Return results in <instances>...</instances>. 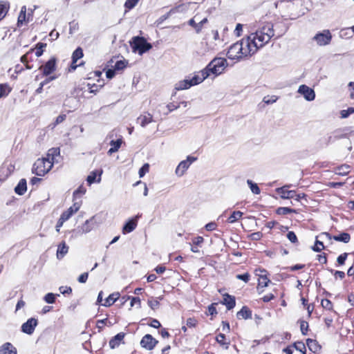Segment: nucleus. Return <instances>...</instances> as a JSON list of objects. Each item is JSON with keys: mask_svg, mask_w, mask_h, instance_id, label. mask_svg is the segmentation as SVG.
<instances>
[{"mask_svg": "<svg viewBox=\"0 0 354 354\" xmlns=\"http://www.w3.org/2000/svg\"><path fill=\"white\" fill-rule=\"evenodd\" d=\"M248 184L249 185L250 188L253 194H260L261 190H260V188L259 187V186L257 185V184L252 183V181L250 180H248Z\"/></svg>", "mask_w": 354, "mask_h": 354, "instance_id": "3c124183", "label": "nucleus"}, {"mask_svg": "<svg viewBox=\"0 0 354 354\" xmlns=\"http://www.w3.org/2000/svg\"><path fill=\"white\" fill-rule=\"evenodd\" d=\"M127 64L126 60H118L115 62L113 68L115 71H122L127 67Z\"/></svg>", "mask_w": 354, "mask_h": 354, "instance_id": "de8ad7c7", "label": "nucleus"}, {"mask_svg": "<svg viewBox=\"0 0 354 354\" xmlns=\"http://www.w3.org/2000/svg\"><path fill=\"white\" fill-rule=\"evenodd\" d=\"M236 278L239 280L243 281L245 283H248L250 280V274L248 272L244 274H239L236 275Z\"/></svg>", "mask_w": 354, "mask_h": 354, "instance_id": "4d7b16f0", "label": "nucleus"}, {"mask_svg": "<svg viewBox=\"0 0 354 354\" xmlns=\"http://www.w3.org/2000/svg\"><path fill=\"white\" fill-rule=\"evenodd\" d=\"M32 54L33 50L30 49L26 53L21 57L20 61L24 65L25 69L31 70L34 68V65L32 64L34 58Z\"/></svg>", "mask_w": 354, "mask_h": 354, "instance_id": "f8f14e48", "label": "nucleus"}, {"mask_svg": "<svg viewBox=\"0 0 354 354\" xmlns=\"http://www.w3.org/2000/svg\"><path fill=\"white\" fill-rule=\"evenodd\" d=\"M354 113V108L353 107H349L347 109L342 110L340 112L341 117L342 118H346L348 117L351 114Z\"/></svg>", "mask_w": 354, "mask_h": 354, "instance_id": "e2e57ef3", "label": "nucleus"}, {"mask_svg": "<svg viewBox=\"0 0 354 354\" xmlns=\"http://www.w3.org/2000/svg\"><path fill=\"white\" fill-rule=\"evenodd\" d=\"M1 354H17L16 348L10 342L0 346Z\"/></svg>", "mask_w": 354, "mask_h": 354, "instance_id": "393cba45", "label": "nucleus"}, {"mask_svg": "<svg viewBox=\"0 0 354 354\" xmlns=\"http://www.w3.org/2000/svg\"><path fill=\"white\" fill-rule=\"evenodd\" d=\"M12 88L8 83L0 84V99L7 97Z\"/></svg>", "mask_w": 354, "mask_h": 354, "instance_id": "7c9ffc66", "label": "nucleus"}, {"mask_svg": "<svg viewBox=\"0 0 354 354\" xmlns=\"http://www.w3.org/2000/svg\"><path fill=\"white\" fill-rule=\"evenodd\" d=\"M147 304L152 310L158 308L160 306V303L157 299H149Z\"/></svg>", "mask_w": 354, "mask_h": 354, "instance_id": "69168bd1", "label": "nucleus"}, {"mask_svg": "<svg viewBox=\"0 0 354 354\" xmlns=\"http://www.w3.org/2000/svg\"><path fill=\"white\" fill-rule=\"evenodd\" d=\"M38 321L37 319L31 317L28 319L21 326V331L28 335L33 333L35 327L37 326Z\"/></svg>", "mask_w": 354, "mask_h": 354, "instance_id": "9b49d317", "label": "nucleus"}, {"mask_svg": "<svg viewBox=\"0 0 354 354\" xmlns=\"http://www.w3.org/2000/svg\"><path fill=\"white\" fill-rule=\"evenodd\" d=\"M290 213H296V210L287 207H279L276 209V214L278 215H286Z\"/></svg>", "mask_w": 354, "mask_h": 354, "instance_id": "a19ab883", "label": "nucleus"}, {"mask_svg": "<svg viewBox=\"0 0 354 354\" xmlns=\"http://www.w3.org/2000/svg\"><path fill=\"white\" fill-rule=\"evenodd\" d=\"M97 175L99 176V178L97 180V182H100L101 173H99L97 170L93 171L90 173V174L87 176L86 178L88 185H91L96 181L95 179Z\"/></svg>", "mask_w": 354, "mask_h": 354, "instance_id": "ea45409f", "label": "nucleus"}, {"mask_svg": "<svg viewBox=\"0 0 354 354\" xmlns=\"http://www.w3.org/2000/svg\"><path fill=\"white\" fill-rule=\"evenodd\" d=\"M270 275L262 277L257 279V290L259 294L264 292V288L268 287L271 283V280L269 277Z\"/></svg>", "mask_w": 354, "mask_h": 354, "instance_id": "6ab92c4d", "label": "nucleus"}, {"mask_svg": "<svg viewBox=\"0 0 354 354\" xmlns=\"http://www.w3.org/2000/svg\"><path fill=\"white\" fill-rule=\"evenodd\" d=\"M138 1L139 0H126L124 7L126 9L131 10L137 5Z\"/></svg>", "mask_w": 354, "mask_h": 354, "instance_id": "6e6d98bb", "label": "nucleus"}, {"mask_svg": "<svg viewBox=\"0 0 354 354\" xmlns=\"http://www.w3.org/2000/svg\"><path fill=\"white\" fill-rule=\"evenodd\" d=\"M113 323H112L108 318H105L103 319H99L96 322V327L99 333L102 332L105 326H112Z\"/></svg>", "mask_w": 354, "mask_h": 354, "instance_id": "473e14b6", "label": "nucleus"}, {"mask_svg": "<svg viewBox=\"0 0 354 354\" xmlns=\"http://www.w3.org/2000/svg\"><path fill=\"white\" fill-rule=\"evenodd\" d=\"M313 39L319 46H326L330 43L332 40V35L329 30H324L322 32L317 33Z\"/></svg>", "mask_w": 354, "mask_h": 354, "instance_id": "1a4fd4ad", "label": "nucleus"}, {"mask_svg": "<svg viewBox=\"0 0 354 354\" xmlns=\"http://www.w3.org/2000/svg\"><path fill=\"white\" fill-rule=\"evenodd\" d=\"M209 77V73L205 68L194 73V75L189 78L193 86L198 85L203 82L207 77Z\"/></svg>", "mask_w": 354, "mask_h": 354, "instance_id": "2eb2a0df", "label": "nucleus"}, {"mask_svg": "<svg viewBox=\"0 0 354 354\" xmlns=\"http://www.w3.org/2000/svg\"><path fill=\"white\" fill-rule=\"evenodd\" d=\"M140 346L147 351H152L158 344V340L150 334L145 335L140 340Z\"/></svg>", "mask_w": 354, "mask_h": 354, "instance_id": "6e6552de", "label": "nucleus"}, {"mask_svg": "<svg viewBox=\"0 0 354 354\" xmlns=\"http://www.w3.org/2000/svg\"><path fill=\"white\" fill-rule=\"evenodd\" d=\"M75 214V212H73V209L72 208H68L67 209L66 211L63 212L62 214H61V216L62 218H64L66 221L68 220L73 214Z\"/></svg>", "mask_w": 354, "mask_h": 354, "instance_id": "13d9d810", "label": "nucleus"}, {"mask_svg": "<svg viewBox=\"0 0 354 354\" xmlns=\"http://www.w3.org/2000/svg\"><path fill=\"white\" fill-rule=\"evenodd\" d=\"M153 121V115L149 113H145L140 115L137 118V122L140 124L141 127H145Z\"/></svg>", "mask_w": 354, "mask_h": 354, "instance_id": "b1692460", "label": "nucleus"}, {"mask_svg": "<svg viewBox=\"0 0 354 354\" xmlns=\"http://www.w3.org/2000/svg\"><path fill=\"white\" fill-rule=\"evenodd\" d=\"M236 317L238 319H252V311L247 306H244L239 312H237Z\"/></svg>", "mask_w": 354, "mask_h": 354, "instance_id": "4be33fe9", "label": "nucleus"}, {"mask_svg": "<svg viewBox=\"0 0 354 354\" xmlns=\"http://www.w3.org/2000/svg\"><path fill=\"white\" fill-rule=\"evenodd\" d=\"M180 104H183L184 106H187V102H169L167 105V108L168 109V112L171 113L176 109H178Z\"/></svg>", "mask_w": 354, "mask_h": 354, "instance_id": "79ce46f5", "label": "nucleus"}, {"mask_svg": "<svg viewBox=\"0 0 354 354\" xmlns=\"http://www.w3.org/2000/svg\"><path fill=\"white\" fill-rule=\"evenodd\" d=\"M149 171V165L148 163H145L142 165V167L139 169V176L140 178L143 177Z\"/></svg>", "mask_w": 354, "mask_h": 354, "instance_id": "052dcab7", "label": "nucleus"}, {"mask_svg": "<svg viewBox=\"0 0 354 354\" xmlns=\"http://www.w3.org/2000/svg\"><path fill=\"white\" fill-rule=\"evenodd\" d=\"M46 46H47V44L42 43V42H38L35 46V47L31 48L30 49L33 50V53H35V56L37 57H39L43 55Z\"/></svg>", "mask_w": 354, "mask_h": 354, "instance_id": "cd10ccee", "label": "nucleus"}, {"mask_svg": "<svg viewBox=\"0 0 354 354\" xmlns=\"http://www.w3.org/2000/svg\"><path fill=\"white\" fill-rule=\"evenodd\" d=\"M217 303H212L207 307V314L209 315H211L212 317H215L218 312L216 308V306H217Z\"/></svg>", "mask_w": 354, "mask_h": 354, "instance_id": "8fccbe9b", "label": "nucleus"}, {"mask_svg": "<svg viewBox=\"0 0 354 354\" xmlns=\"http://www.w3.org/2000/svg\"><path fill=\"white\" fill-rule=\"evenodd\" d=\"M227 66L226 59L223 57H215L205 68L209 73V76L212 74L217 76L221 74Z\"/></svg>", "mask_w": 354, "mask_h": 354, "instance_id": "7ed1b4c3", "label": "nucleus"}, {"mask_svg": "<svg viewBox=\"0 0 354 354\" xmlns=\"http://www.w3.org/2000/svg\"><path fill=\"white\" fill-rule=\"evenodd\" d=\"M322 307L328 311H334L333 310V304L332 301L328 299H323L321 301Z\"/></svg>", "mask_w": 354, "mask_h": 354, "instance_id": "c03bdc74", "label": "nucleus"}, {"mask_svg": "<svg viewBox=\"0 0 354 354\" xmlns=\"http://www.w3.org/2000/svg\"><path fill=\"white\" fill-rule=\"evenodd\" d=\"M298 92L303 95L308 101H312L315 97L314 90L305 84H302L299 87Z\"/></svg>", "mask_w": 354, "mask_h": 354, "instance_id": "4468645a", "label": "nucleus"}, {"mask_svg": "<svg viewBox=\"0 0 354 354\" xmlns=\"http://www.w3.org/2000/svg\"><path fill=\"white\" fill-rule=\"evenodd\" d=\"M120 294L119 292H114L104 300V303L102 304V306L110 307L120 298Z\"/></svg>", "mask_w": 354, "mask_h": 354, "instance_id": "5701e85b", "label": "nucleus"}, {"mask_svg": "<svg viewBox=\"0 0 354 354\" xmlns=\"http://www.w3.org/2000/svg\"><path fill=\"white\" fill-rule=\"evenodd\" d=\"M306 346L313 353H317L321 349L318 342L315 339L308 338L306 339Z\"/></svg>", "mask_w": 354, "mask_h": 354, "instance_id": "c85d7f7f", "label": "nucleus"}, {"mask_svg": "<svg viewBox=\"0 0 354 354\" xmlns=\"http://www.w3.org/2000/svg\"><path fill=\"white\" fill-rule=\"evenodd\" d=\"M139 216H136L135 217L129 219L126 224L124 225L122 228V233L124 234L130 233L133 231L137 225H138V219Z\"/></svg>", "mask_w": 354, "mask_h": 354, "instance_id": "a211bd4d", "label": "nucleus"}, {"mask_svg": "<svg viewBox=\"0 0 354 354\" xmlns=\"http://www.w3.org/2000/svg\"><path fill=\"white\" fill-rule=\"evenodd\" d=\"M348 254H349L347 252H344V253L341 254L340 255H339L337 258L336 266H344L345 264V262H346L347 258H348Z\"/></svg>", "mask_w": 354, "mask_h": 354, "instance_id": "49530a36", "label": "nucleus"}, {"mask_svg": "<svg viewBox=\"0 0 354 354\" xmlns=\"http://www.w3.org/2000/svg\"><path fill=\"white\" fill-rule=\"evenodd\" d=\"M287 238L288 239V240L291 243H295L298 242V239H297V235L292 231H290V232H288Z\"/></svg>", "mask_w": 354, "mask_h": 354, "instance_id": "338daca9", "label": "nucleus"}, {"mask_svg": "<svg viewBox=\"0 0 354 354\" xmlns=\"http://www.w3.org/2000/svg\"><path fill=\"white\" fill-rule=\"evenodd\" d=\"M27 190V183L25 178L19 180V183L15 188V192L19 195H23Z\"/></svg>", "mask_w": 354, "mask_h": 354, "instance_id": "bb28decb", "label": "nucleus"}, {"mask_svg": "<svg viewBox=\"0 0 354 354\" xmlns=\"http://www.w3.org/2000/svg\"><path fill=\"white\" fill-rule=\"evenodd\" d=\"M335 174L339 176H346L351 172V166L347 164H343L334 169Z\"/></svg>", "mask_w": 354, "mask_h": 354, "instance_id": "a878e982", "label": "nucleus"}, {"mask_svg": "<svg viewBox=\"0 0 354 354\" xmlns=\"http://www.w3.org/2000/svg\"><path fill=\"white\" fill-rule=\"evenodd\" d=\"M55 295L53 293L49 292L44 296V301L48 304H54L55 302Z\"/></svg>", "mask_w": 354, "mask_h": 354, "instance_id": "bf43d9fd", "label": "nucleus"}, {"mask_svg": "<svg viewBox=\"0 0 354 354\" xmlns=\"http://www.w3.org/2000/svg\"><path fill=\"white\" fill-rule=\"evenodd\" d=\"M57 59L51 57L45 64L41 65L38 70L41 72L42 77H52V74L57 70Z\"/></svg>", "mask_w": 354, "mask_h": 354, "instance_id": "39448f33", "label": "nucleus"}, {"mask_svg": "<svg viewBox=\"0 0 354 354\" xmlns=\"http://www.w3.org/2000/svg\"><path fill=\"white\" fill-rule=\"evenodd\" d=\"M197 158L188 156L186 160H182L176 169V174L180 177L185 174L192 162L196 161Z\"/></svg>", "mask_w": 354, "mask_h": 354, "instance_id": "0eeeda50", "label": "nucleus"}, {"mask_svg": "<svg viewBox=\"0 0 354 354\" xmlns=\"http://www.w3.org/2000/svg\"><path fill=\"white\" fill-rule=\"evenodd\" d=\"M292 346L301 353L306 354V344H304L302 341H297L294 342L292 344Z\"/></svg>", "mask_w": 354, "mask_h": 354, "instance_id": "e433bc0d", "label": "nucleus"}, {"mask_svg": "<svg viewBox=\"0 0 354 354\" xmlns=\"http://www.w3.org/2000/svg\"><path fill=\"white\" fill-rule=\"evenodd\" d=\"M282 23L266 22L258 29L239 41L232 44L226 53L228 59L240 62L251 57L257 50L267 44L272 38H279L286 32Z\"/></svg>", "mask_w": 354, "mask_h": 354, "instance_id": "f257e3e1", "label": "nucleus"}, {"mask_svg": "<svg viewBox=\"0 0 354 354\" xmlns=\"http://www.w3.org/2000/svg\"><path fill=\"white\" fill-rule=\"evenodd\" d=\"M59 154L60 149L59 147H53L48 149L46 158H49L54 162L55 158L59 156Z\"/></svg>", "mask_w": 354, "mask_h": 354, "instance_id": "4c0bfd02", "label": "nucleus"}, {"mask_svg": "<svg viewBox=\"0 0 354 354\" xmlns=\"http://www.w3.org/2000/svg\"><path fill=\"white\" fill-rule=\"evenodd\" d=\"M330 239H333L336 241L343 242L347 243L351 241V235L347 232H342L337 235L331 236L328 232L324 233Z\"/></svg>", "mask_w": 354, "mask_h": 354, "instance_id": "aec40b11", "label": "nucleus"}, {"mask_svg": "<svg viewBox=\"0 0 354 354\" xmlns=\"http://www.w3.org/2000/svg\"><path fill=\"white\" fill-rule=\"evenodd\" d=\"M277 99L278 97H277L276 95H267L263 97V101L266 104H269L275 102L277 100Z\"/></svg>", "mask_w": 354, "mask_h": 354, "instance_id": "680f3d73", "label": "nucleus"}, {"mask_svg": "<svg viewBox=\"0 0 354 354\" xmlns=\"http://www.w3.org/2000/svg\"><path fill=\"white\" fill-rule=\"evenodd\" d=\"M149 320L150 322L148 323V325L149 326L154 328H160L162 326L160 322L158 319L154 318H150Z\"/></svg>", "mask_w": 354, "mask_h": 354, "instance_id": "0e129e2a", "label": "nucleus"}, {"mask_svg": "<svg viewBox=\"0 0 354 354\" xmlns=\"http://www.w3.org/2000/svg\"><path fill=\"white\" fill-rule=\"evenodd\" d=\"M26 7L25 6H22L17 19L19 27L26 25L32 19V15L30 13L26 14Z\"/></svg>", "mask_w": 354, "mask_h": 354, "instance_id": "ddd939ff", "label": "nucleus"}, {"mask_svg": "<svg viewBox=\"0 0 354 354\" xmlns=\"http://www.w3.org/2000/svg\"><path fill=\"white\" fill-rule=\"evenodd\" d=\"M87 86H88L89 93H93L95 95L101 89V88L102 87V85H97L95 84H91L88 83V84H87Z\"/></svg>", "mask_w": 354, "mask_h": 354, "instance_id": "09e8293b", "label": "nucleus"}, {"mask_svg": "<svg viewBox=\"0 0 354 354\" xmlns=\"http://www.w3.org/2000/svg\"><path fill=\"white\" fill-rule=\"evenodd\" d=\"M317 259L321 264H326L328 261L327 255L324 252L318 254L317 256Z\"/></svg>", "mask_w": 354, "mask_h": 354, "instance_id": "774afa93", "label": "nucleus"}, {"mask_svg": "<svg viewBox=\"0 0 354 354\" xmlns=\"http://www.w3.org/2000/svg\"><path fill=\"white\" fill-rule=\"evenodd\" d=\"M68 247L66 245V243L63 241L58 245V248L57 250V257L58 259L63 258L68 252Z\"/></svg>", "mask_w": 354, "mask_h": 354, "instance_id": "72a5a7b5", "label": "nucleus"}, {"mask_svg": "<svg viewBox=\"0 0 354 354\" xmlns=\"http://www.w3.org/2000/svg\"><path fill=\"white\" fill-rule=\"evenodd\" d=\"M84 57L83 49L81 47H77L72 53L71 63L68 67V72H74L78 66H82L84 64V62L82 61L77 64L78 60Z\"/></svg>", "mask_w": 354, "mask_h": 354, "instance_id": "423d86ee", "label": "nucleus"}, {"mask_svg": "<svg viewBox=\"0 0 354 354\" xmlns=\"http://www.w3.org/2000/svg\"><path fill=\"white\" fill-rule=\"evenodd\" d=\"M216 342L224 349L227 350L229 348L230 345V340L227 339L225 334L218 333L216 336Z\"/></svg>", "mask_w": 354, "mask_h": 354, "instance_id": "412c9836", "label": "nucleus"}, {"mask_svg": "<svg viewBox=\"0 0 354 354\" xmlns=\"http://www.w3.org/2000/svg\"><path fill=\"white\" fill-rule=\"evenodd\" d=\"M198 320L196 317H189L186 321V326L189 328H195L198 325Z\"/></svg>", "mask_w": 354, "mask_h": 354, "instance_id": "864d4df0", "label": "nucleus"}, {"mask_svg": "<svg viewBox=\"0 0 354 354\" xmlns=\"http://www.w3.org/2000/svg\"><path fill=\"white\" fill-rule=\"evenodd\" d=\"M191 86H193V84H192L190 79H185L181 81H179L175 86V89L177 91L188 89Z\"/></svg>", "mask_w": 354, "mask_h": 354, "instance_id": "c756f323", "label": "nucleus"}, {"mask_svg": "<svg viewBox=\"0 0 354 354\" xmlns=\"http://www.w3.org/2000/svg\"><path fill=\"white\" fill-rule=\"evenodd\" d=\"M57 76H52L45 78L44 80H43L40 84L39 87L35 90V94H40L43 91V88L45 85L48 84L50 82L55 80Z\"/></svg>", "mask_w": 354, "mask_h": 354, "instance_id": "c9c22d12", "label": "nucleus"}, {"mask_svg": "<svg viewBox=\"0 0 354 354\" xmlns=\"http://www.w3.org/2000/svg\"><path fill=\"white\" fill-rule=\"evenodd\" d=\"M130 44L133 50L138 52L139 54H142L152 48L151 44L148 43L145 38L139 36L133 37Z\"/></svg>", "mask_w": 354, "mask_h": 354, "instance_id": "20e7f679", "label": "nucleus"}, {"mask_svg": "<svg viewBox=\"0 0 354 354\" xmlns=\"http://www.w3.org/2000/svg\"><path fill=\"white\" fill-rule=\"evenodd\" d=\"M86 192V188L84 186V185H80L78 188L73 192V199L82 196V195L85 194Z\"/></svg>", "mask_w": 354, "mask_h": 354, "instance_id": "a18cd8bd", "label": "nucleus"}, {"mask_svg": "<svg viewBox=\"0 0 354 354\" xmlns=\"http://www.w3.org/2000/svg\"><path fill=\"white\" fill-rule=\"evenodd\" d=\"M126 336V333L124 332H120L111 337L109 342V346L111 349H115L118 348L121 344H124V337Z\"/></svg>", "mask_w": 354, "mask_h": 354, "instance_id": "9d476101", "label": "nucleus"}, {"mask_svg": "<svg viewBox=\"0 0 354 354\" xmlns=\"http://www.w3.org/2000/svg\"><path fill=\"white\" fill-rule=\"evenodd\" d=\"M10 8V3L8 1H0V21L2 20L7 15Z\"/></svg>", "mask_w": 354, "mask_h": 354, "instance_id": "f704fd0d", "label": "nucleus"}, {"mask_svg": "<svg viewBox=\"0 0 354 354\" xmlns=\"http://www.w3.org/2000/svg\"><path fill=\"white\" fill-rule=\"evenodd\" d=\"M221 304L225 305L227 310H231L236 306V298L233 295H231L228 293H225L223 295V300L221 301Z\"/></svg>", "mask_w": 354, "mask_h": 354, "instance_id": "f3484780", "label": "nucleus"}, {"mask_svg": "<svg viewBox=\"0 0 354 354\" xmlns=\"http://www.w3.org/2000/svg\"><path fill=\"white\" fill-rule=\"evenodd\" d=\"M298 322L299 323L300 330L301 334L303 335H306L309 330V324L308 322L303 319H299Z\"/></svg>", "mask_w": 354, "mask_h": 354, "instance_id": "37998d69", "label": "nucleus"}, {"mask_svg": "<svg viewBox=\"0 0 354 354\" xmlns=\"http://www.w3.org/2000/svg\"><path fill=\"white\" fill-rule=\"evenodd\" d=\"M122 143V140L121 138L118 139L116 140H111L110 142L111 147L109 149L108 154L111 155L113 153L118 151V149L120 148Z\"/></svg>", "mask_w": 354, "mask_h": 354, "instance_id": "2f4dec72", "label": "nucleus"}, {"mask_svg": "<svg viewBox=\"0 0 354 354\" xmlns=\"http://www.w3.org/2000/svg\"><path fill=\"white\" fill-rule=\"evenodd\" d=\"M243 214V212L241 211H234L231 214V215L228 217L227 221L230 223H233L239 221V219H241Z\"/></svg>", "mask_w": 354, "mask_h": 354, "instance_id": "58836bf2", "label": "nucleus"}, {"mask_svg": "<svg viewBox=\"0 0 354 354\" xmlns=\"http://www.w3.org/2000/svg\"><path fill=\"white\" fill-rule=\"evenodd\" d=\"M277 192L283 199H288L295 198L296 196V191L290 190L289 186H283L277 189Z\"/></svg>", "mask_w": 354, "mask_h": 354, "instance_id": "dca6fc26", "label": "nucleus"}, {"mask_svg": "<svg viewBox=\"0 0 354 354\" xmlns=\"http://www.w3.org/2000/svg\"><path fill=\"white\" fill-rule=\"evenodd\" d=\"M254 274L258 278H261L262 277H265L267 275H270L269 272L264 268H258L254 270Z\"/></svg>", "mask_w": 354, "mask_h": 354, "instance_id": "5fc2aeb1", "label": "nucleus"}, {"mask_svg": "<svg viewBox=\"0 0 354 354\" xmlns=\"http://www.w3.org/2000/svg\"><path fill=\"white\" fill-rule=\"evenodd\" d=\"M325 248L324 243L316 239L315 245L312 247V250L315 252H321Z\"/></svg>", "mask_w": 354, "mask_h": 354, "instance_id": "603ef678", "label": "nucleus"}, {"mask_svg": "<svg viewBox=\"0 0 354 354\" xmlns=\"http://www.w3.org/2000/svg\"><path fill=\"white\" fill-rule=\"evenodd\" d=\"M53 167V161L50 158L42 157L34 162L32 173L38 176H44L51 170Z\"/></svg>", "mask_w": 354, "mask_h": 354, "instance_id": "f03ea898", "label": "nucleus"}]
</instances>
